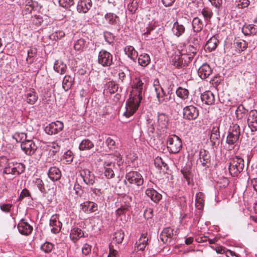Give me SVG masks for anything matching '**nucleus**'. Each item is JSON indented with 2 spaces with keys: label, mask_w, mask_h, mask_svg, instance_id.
<instances>
[{
  "label": "nucleus",
  "mask_w": 257,
  "mask_h": 257,
  "mask_svg": "<svg viewBox=\"0 0 257 257\" xmlns=\"http://www.w3.org/2000/svg\"><path fill=\"white\" fill-rule=\"evenodd\" d=\"M145 79L142 77L136 78L133 82L132 90L130 98L126 104V110L124 115L128 117L132 116L138 109L147 89Z\"/></svg>",
  "instance_id": "f257e3e1"
},
{
  "label": "nucleus",
  "mask_w": 257,
  "mask_h": 257,
  "mask_svg": "<svg viewBox=\"0 0 257 257\" xmlns=\"http://www.w3.org/2000/svg\"><path fill=\"white\" fill-rule=\"evenodd\" d=\"M178 51L180 55L174 58V65L178 67L190 62L197 53L196 48L190 45L180 46Z\"/></svg>",
  "instance_id": "f03ea898"
},
{
  "label": "nucleus",
  "mask_w": 257,
  "mask_h": 257,
  "mask_svg": "<svg viewBox=\"0 0 257 257\" xmlns=\"http://www.w3.org/2000/svg\"><path fill=\"white\" fill-rule=\"evenodd\" d=\"M229 164V171L230 174L233 177H236L243 170L244 162L241 157L235 156L231 159Z\"/></svg>",
  "instance_id": "7ed1b4c3"
},
{
  "label": "nucleus",
  "mask_w": 257,
  "mask_h": 257,
  "mask_svg": "<svg viewBox=\"0 0 257 257\" xmlns=\"http://www.w3.org/2000/svg\"><path fill=\"white\" fill-rule=\"evenodd\" d=\"M182 147L181 139L175 135L168 136L167 140V148L170 153L176 154L179 153Z\"/></svg>",
  "instance_id": "20e7f679"
},
{
  "label": "nucleus",
  "mask_w": 257,
  "mask_h": 257,
  "mask_svg": "<svg viewBox=\"0 0 257 257\" xmlns=\"http://www.w3.org/2000/svg\"><path fill=\"white\" fill-rule=\"evenodd\" d=\"M121 163H122L121 158H119L116 164L112 161H105L103 163L104 176L108 179L114 178L115 172L118 170Z\"/></svg>",
  "instance_id": "39448f33"
},
{
  "label": "nucleus",
  "mask_w": 257,
  "mask_h": 257,
  "mask_svg": "<svg viewBox=\"0 0 257 257\" xmlns=\"http://www.w3.org/2000/svg\"><path fill=\"white\" fill-rule=\"evenodd\" d=\"M144 183L142 175L137 171H130L125 175L124 184L129 186V184H135L138 186L142 185Z\"/></svg>",
  "instance_id": "423d86ee"
},
{
  "label": "nucleus",
  "mask_w": 257,
  "mask_h": 257,
  "mask_svg": "<svg viewBox=\"0 0 257 257\" xmlns=\"http://www.w3.org/2000/svg\"><path fill=\"white\" fill-rule=\"evenodd\" d=\"M153 87L159 102L166 104L170 100V96H168L166 94L158 79L154 80L153 82Z\"/></svg>",
  "instance_id": "0eeeda50"
},
{
  "label": "nucleus",
  "mask_w": 257,
  "mask_h": 257,
  "mask_svg": "<svg viewBox=\"0 0 257 257\" xmlns=\"http://www.w3.org/2000/svg\"><path fill=\"white\" fill-rule=\"evenodd\" d=\"M98 62L104 67L111 66L113 63L112 55L105 50H101L98 54Z\"/></svg>",
  "instance_id": "6e6552de"
},
{
  "label": "nucleus",
  "mask_w": 257,
  "mask_h": 257,
  "mask_svg": "<svg viewBox=\"0 0 257 257\" xmlns=\"http://www.w3.org/2000/svg\"><path fill=\"white\" fill-rule=\"evenodd\" d=\"M132 197L125 195L122 198V204L115 211L116 215L117 217L121 215H125L126 212L130 210L131 208V202Z\"/></svg>",
  "instance_id": "1a4fd4ad"
},
{
  "label": "nucleus",
  "mask_w": 257,
  "mask_h": 257,
  "mask_svg": "<svg viewBox=\"0 0 257 257\" xmlns=\"http://www.w3.org/2000/svg\"><path fill=\"white\" fill-rule=\"evenodd\" d=\"M21 149L25 153L29 156H32L38 149V146L32 140H26L21 143Z\"/></svg>",
  "instance_id": "9d476101"
},
{
  "label": "nucleus",
  "mask_w": 257,
  "mask_h": 257,
  "mask_svg": "<svg viewBox=\"0 0 257 257\" xmlns=\"http://www.w3.org/2000/svg\"><path fill=\"white\" fill-rule=\"evenodd\" d=\"M183 117L188 120H195L199 115V110L195 106L190 105L183 108Z\"/></svg>",
  "instance_id": "9b49d317"
},
{
  "label": "nucleus",
  "mask_w": 257,
  "mask_h": 257,
  "mask_svg": "<svg viewBox=\"0 0 257 257\" xmlns=\"http://www.w3.org/2000/svg\"><path fill=\"white\" fill-rule=\"evenodd\" d=\"M64 128V124L62 121H56L53 122L47 125L45 131L49 135H55L62 131Z\"/></svg>",
  "instance_id": "f8f14e48"
},
{
  "label": "nucleus",
  "mask_w": 257,
  "mask_h": 257,
  "mask_svg": "<svg viewBox=\"0 0 257 257\" xmlns=\"http://www.w3.org/2000/svg\"><path fill=\"white\" fill-rule=\"evenodd\" d=\"M10 168L5 171L6 174L20 175L25 170V165L21 163L11 162Z\"/></svg>",
  "instance_id": "ddd939ff"
},
{
  "label": "nucleus",
  "mask_w": 257,
  "mask_h": 257,
  "mask_svg": "<svg viewBox=\"0 0 257 257\" xmlns=\"http://www.w3.org/2000/svg\"><path fill=\"white\" fill-rule=\"evenodd\" d=\"M174 236L173 229L170 227H167L162 231L160 238L164 243L171 244Z\"/></svg>",
  "instance_id": "4468645a"
},
{
  "label": "nucleus",
  "mask_w": 257,
  "mask_h": 257,
  "mask_svg": "<svg viewBox=\"0 0 257 257\" xmlns=\"http://www.w3.org/2000/svg\"><path fill=\"white\" fill-rule=\"evenodd\" d=\"M247 124L252 132L257 131V110H251L248 116Z\"/></svg>",
  "instance_id": "2eb2a0df"
},
{
  "label": "nucleus",
  "mask_w": 257,
  "mask_h": 257,
  "mask_svg": "<svg viewBox=\"0 0 257 257\" xmlns=\"http://www.w3.org/2000/svg\"><path fill=\"white\" fill-rule=\"evenodd\" d=\"M80 176L83 178V180L85 184L89 185H92L95 183V177L94 175L88 169H84L80 172Z\"/></svg>",
  "instance_id": "dca6fc26"
},
{
  "label": "nucleus",
  "mask_w": 257,
  "mask_h": 257,
  "mask_svg": "<svg viewBox=\"0 0 257 257\" xmlns=\"http://www.w3.org/2000/svg\"><path fill=\"white\" fill-rule=\"evenodd\" d=\"M152 184V183L151 182L150 184H148V186L149 187L146 189L145 193L153 201L157 203L160 201L162 196L161 194L156 191L154 189L151 188Z\"/></svg>",
  "instance_id": "f3484780"
},
{
  "label": "nucleus",
  "mask_w": 257,
  "mask_h": 257,
  "mask_svg": "<svg viewBox=\"0 0 257 257\" xmlns=\"http://www.w3.org/2000/svg\"><path fill=\"white\" fill-rule=\"evenodd\" d=\"M18 229L21 234L28 235L31 233L33 230V227L28 222L22 219L18 224Z\"/></svg>",
  "instance_id": "a211bd4d"
},
{
  "label": "nucleus",
  "mask_w": 257,
  "mask_h": 257,
  "mask_svg": "<svg viewBox=\"0 0 257 257\" xmlns=\"http://www.w3.org/2000/svg\"><path fill=\"white\" fill-rule=\"evenodd\" d=\"M58 219L57 216L55 215L52 216L50 220V225L52 226L51 232L55 234L60 231L62 225V223L58 220Z\"/></svg>",
  "instance_id": "6ab92c4d"
},
{
  "label": "nucleus",
  "mask_w": 257,
  "mask_h": 257,
  "mask_svg": "<svg viewBox=\"0 0 257 257\" xmlns=\"http://www.w3.org/2000/svg\"><path fill=\"white\" fill-rule=\"evenodd\" d=\"M212 69L210 66L207 64L202 65L198 69V73L202 79L207 78L211 73Z\"/></svg>",
  "instance_id": "aec40b11"
},
{
  "label": "nucleus",
  "mask_w": 257,
  "mask_h": 257,
  "mask_svg": "<svg viewBox=\"0 0 257 257\" xmlns=\"http://www.w3.org/2000/svg\"><path fill=\"white\" fill-rule=\"evenodd\" d=\"M201 99L202 102L206 104L212 105L215 102V96L210 91H206L201 95Z\"/></svg>",
  "instance_id": "412c9836"
},
{
  "label": "nucleus",
  "mask_w": 257,
  "mask_h": 257,
  "mask_svg": "<svg viewBox=\"0 0 257 257\" xmlns=\"http://www.w3.org/2000/svg\"><path fill=\"white\" fill-rule=\"evenodd\" d=\"M92 3L91 0H81L77 6V10L83 13H87L91 8Z\"/></svg>",
  "instance_id": "4be33fe9"
},
{
  "label": "nucleus",
  "mask_w": 257,
  "mask_h": 257,
  "mask_svg": "<svg viewBox=\"0 0 257 257\" xmlns=\"http://www.w3.org/2000/svg\"><path fill=\"white\" fill-rule=\"evenodd\" d=\"M48 175L52 181H58L61 177V172L58 168L56 167H51L49 169Z\"/></svg>",
  "instance_id": "5701e85b"
},
{
  "label": "nucleus",
  "mask_w": 257,
  "mask_h": 257,
  "mask_svg": "<svg viewBox=\"0 0 257 257\" xmlns=\"http://www.w3.org/2000/svg\"><path fill=\"white\" fill-rule=\"evenodd\" d=\"M82 210L87 213L95 211L97 210V205L91 201H86L81 204Z\"/></svg>",
  "instance_id": "b1692460"
},
{
  "label": "nucleus",
  "mask_w": 257,
  "mask_h": 257,
  "mask_svg": "<svg viewBox=\"0 0 257 257\" xmlns=\"http://www.w3.org/2000/svg\"><path fill=\"white\" fill-rule=\"evenodd\" d=\"M82 237H84V233L80 228L74 227L71 230L70 237L73 242H76Z\"/></svg>",
  "instance_id": "393cba45"
},
{
  "label": "nucleus",
  "mask_w": 257,
  "mask_h": 257,
  "mask_svg": "<svg viewBox=\"0 0 257 257\" xmlns=\"http://www.w3.org/2000/svg\"><path fill=\"white\" fill-rule=\"evenodd\" d=\"M172 33L177 37H180L185 33V28L184 25L176 21L172 27Z\"/></svg>",
  "instance_id": "a878e982"
},
{
  "label": "nucleus",
  "mask_w": 257,
  "mask_h": 257,
  "mask_svg": "<svg viewBox=\"0 0 257 257\" xmlns=\"http://www.w3.org/2000/svg\"><path fill=\"white\" fill-rule=\"evenodd\" d=\"M35 9V2L33 0H26L23 9V15H27L32 13Z\"/></svg>",
  "instance_id": "bb28decb"
},
{
  "label": "nucleus",
  "mask_w": 257,
  "mask_h": 257,
  "mask_svg": "<svg viewBox=\"0 0 257 257\" xmlns=\"http://www.w3.org/2000/svg\"><path fill=\"white\" fill-rule=\"evenodd\" d=\"M219 41L215 36H212L210 38L206 44V48L209 51L211 52L214 51L217 48Z\"/></svg>",
  "instance_id": "cd10ccee"
},
{
  "label": "nucleus",
  "mask_w": 257,
  "mask_h": 257,
  "mask_svg": "<svg viewBox=\"0 0 257 257\" xmlns=\"http://www.w3.org/2000/svg\"><path fill=\"white\" fill-rule=\"evenodd\" d=\"M247 113V110L244 108L243 105H239L235 110L236 117L238 120L240 121H243V119L245 118V117Z\"/></svg>",
  "instance_id": "c85d7f7f"
},
{
  "label": "nucleus",
  "mask_w": 257,
  "mask_h": 257,
  "mask_svg": "<svg viewBox=\"0 0 257 257\" xmlns=\"http://www.w3.org/2000/svg\"><path fill=\"white\" fill-rule=\"evenodd\" d=\"M168 122V117L164 113H159L158 115V130H162L166 127Z\"/></svg>",
  "instance_id": "c756f323"
},
{
  "label": "nucleus",
  "mask_w": 257,
  "mask_h": 257,
  "mask_svg": "<svg viewBox=\"0 0 257 257\" xmlns=\"http://www.w3.org/2000/svg\"><path fill=\"white\" fill-rule=\"evenodd\" d=\"M205 195L202 192H198L196 194L195 205L198 209H203L204 205Z\"/></svg>",
  "instance_id": "7c9ffc66"
},
{
  "label": "nucleus",
  "mask_w": 257,
  "mask_h": 257,
  "mask_svg": "<svg viewBox=\"0 0 257 257\" xmlns=\"http://www.w3.org/2000/svg\"><path fill=\"white\" fill-rule=\"evenodd\" d=\"M74 79V78L71 75H65L62 82V87L65 91H68L71 88L73 85Z\"/></svg>",
  "instance_id": "2f4dec72"
},
{
  "label": "nucleus",
  "mask_w": 257,
  "mask_h": 257,
  "mask_svg": "<svg viewBox=\"0 0 257 257\" xmlns=\"http://www.w3.org/2000/svg\"><path fill=\"white\" fill-rule=\"evenodd\" d=\"M105 20L111 25H117L119 24V19L113 13H107L105 16Z\"/></svg>",
  "instance_id": "473e14b6"
},
{
  "label": "nucleus",
  "mask_w": 257,
  "mask_h": 257,
  "mask_svg": "<svg viewBox=\"0 0 257 257\" xmlns=\"http://www.w3.org/2000/svg\"><path fill=\"white\" fill-rule=\"evenodd\" d=\"M54 70L60 74H64L67 70V66L62 61L57 60L54 65Z\"/></svg>",
  "instance_id": "72a5a7b5"
},
{
  "label": "nucleus",
  "mask_w": 257,
  "mask_h": 257,
  "mask_svg": "<svg viewBox=\"0 0 257 257\" xmlns=\"http://www.w3.org/2000/svg\"><path fill=\"white\" fill-rule=\"evenodd\" d=\"M210 156L208 152L203 150L199 153V161L203 166H205L210 162Z\"/></svg>",
  "instance_id": "f704fd0d"
},
{
  "label": "nucleus",
  "mask_w": 257,
  "mask_h": 257,
  "mask_svg": "<svg viewBox=\"0 0 257 257\" xmlns=\"http://www.w3.org/2000/svg\"><path fill=\"white\" fill-rule=\"evenodd\" d=\"M181 172L183 175L184 177L186 179L189 185L193 183V175L189 167L183 168L181 169Z\"/></svg>",
  "instance_id": "c9c22d12"
},
{
  "label": "nucleus",
  "mask_w": 257,
  "mask_h": 257,
  "mask_svg": "<svg viewBox=\"0 0 257 257\" xmlns=\"http://www.w3.org/2000/svg\"><path fill=\"white\" fill-rule=\"evenodd\" d=\"M93 147L94 144L88 139L82 140L79 146V148L81 151L89 150Z\"/></svg>",
  "instance_id": "e433bc0d"
},
{
  "label": "nucleus",
  "mask_w": 257,
  "mask_h": 257,
  "mask_svg": "<svg viewBox=\"0 0 257 257\" xmlns=\"http://www.w3.org/2000/svg\"><path fill=\"white\" fill-rule=\"evenodd\" d=\"M150 61L151 59L149 55L146 53L141 54L138 58V63L143 67H146L150 63Z\"/></svg>",
  "instance_id": "4c0bfd02"
},
{
  "label": "nucleus",
  "mask_w": 257,
  "mask_h": 257,
  "mask_svg": "<svg viewBox=\"0 0 257 257\" xmlns=\"http://www.w3.org/2000/svg\"><path fill=\"white\" fill-rule=\"evenodd\" d=\"M192 27L195 32H199L202 30L203 24L202 21L198 17H196L193 20Z\"/></svg>",
  "instance_id": "58836bf2"
},
{
  "label": "nucleus",
  "mask_w": 257,
  "mask_h": 257,
  "mask_svg": "<svg viewBox=\"0 0 257 257\" xmlns=\"http://www.w3.org/2000/svg\"><path fill=\"white\" fill-rule=\"evenodd\" d=\"M125 54L131 59L135 60L138 57V52L133 46H126L124 49Z\"/></svg>",
  "instance_id": "ea45409f"
},
{
  "label": "nucleus",
  "mask_w": 257,
  "mask_h": 257,
  "mask_svg": "<svg viewBox=\"0 0 257 257\" xmlns=\"http://www.w3.org/2000/svg\"><path fill=\"white\" fill-rule=\"evenodd\" d=\"M220 138L219 129L217 126H213L210 136V140L213 144H215Z\"/></svg>",
  "instance_id": "a19ab883"
},
{
  "label": "nucleus",
  "mask_w": 257,
  "mask_h": 257,
  "mask_svg": "<svg viewBox=\"0 0 257 257\" xmlns=\"http://www.w3.org/2000/svg\"><path fill=\"white\" fill-rule=\"evenodd\" d=\"M86 45V41L83 38H80L74 44V48L76 51L82 52L84 51Z\"/></svg>",
  "instance_id": "79ce46f5"
},
{
  "label": "nucleus",
  "mask_w": 257,
  "mask_h": 257,
  "mask_svg": "<svg viewBox=\"0 0 257 257\" xmlns=\"http://www.w3.org/2000/svg\"><path fill=\"white\" fill-rule=\"evenodd\" d=\"M124 238V232L121 230L116 231L113 234L112 242L120 244L122 242Z\"/></svg>",
  "instance_id": "37998d69"
},
{
  "label": "nucleus",
  "mask_w": 257,
  "mask_h": 257,
  "mask_svg": "<svg viewBox=\"0 0 257 257\" xmlns=\"http://www.w3.org/2000/svg\"><path fill=\"white\" fill-rule=\"evenodd\" d=\"M107 87L110 93L121 91V88L119 87L118 85L113 81H110L107 84Z\"/></svg>",
  "instance_id": "c03bdc74"
},
{
  "label": "nucleus",
  "mask_w": 257,
  "mask_h": 257,
  "mask_svg": "<svg viewBox=\"0 0 257 257\" xmlns=\"http://www.w3.org/2000/svg\"><path fill=\"white\" fill-rule=\"evenodd\" d=\"M189 91L186 88L179 87L176 90V94L180 98L185 99L189 96Z\"/></svg>",
  "instance_id": "a18cd8bd"
},
{
  "label": "nucleus",
  "mask_w": 257,
  "mask_h": 257,
  "mask_svg": "<svg viewBox=\"0 0 257 257\" xmlns=\"http://www.w3.org/2000/svg\"><path fill=\"white\" fill-rule=\"evenodd\" d=\"M38 99V96L36 93L34 91H30L27 94V102L31 104H34Z\"/></svg>",
  "instance_id": "49530a36"
},
{
  "label": "nucleus",
  "mask_w": 257,
  "mask_h": 257,
  "mask_svg": "<svg viewBox=\"0 0 257 257\" xmlns=\"http://www.w3.org/2000/svg\"><path fill=\"white\" fill-rule=\"evenodd\" d=\"M10 165L11 162H9V159L6 157H0V167L4 168V173L5 174V171L10 168Z\"/></svg>",
  "instance_id": "de8ad7c7"
},
{
  "label": "nucleus",
  "mask_w": 257,
  "mask_h": 257,
  "mask_svg": "<svg viewBox=\"0 0 257 257\" xmlns=\"http://www.w3.org/2000/svg\"><path fill=\"white\" fill-rule=\"evenodd\" d=\"M28 56L26 61L28 64H32L34 62V58L37 55L36 49H30L27 52Z\"/></svg>",
  "instance_id": "09e8293b"
},
{
  "label": "nucleus",
  "mask_w": 257,
  "mask_h": 257,
  "mask_svg": "<svg viewBox=\"0 0 257 257\" xmlns=\"http://www.w3.org/2000/svg\"><path fill=\"white\" fill-rule=\"evenodd\" d=\"M73 153L70 150L66 152L63 155V160L65 161L64 163L66 164H71L73 161Z\"/></svg>",
  "instance_id": "8fccbe9b"
},
{
  "label": "nucleus",
  "mask_w": 257,
  "mask_h": 257,
  "mask_svg": "<svg viewBox=\"0 0 257 257\" xmlns=\"http://www.w3.org/2000/svg\"><path fill=\"white\" fill-rule=\"evenodd\" d=\"M65 36V32L62 30H59L53 33L50 36L51 39L53 40H60Z\"/></svg>",
  "instance_id": "3c124183"
},
{
  "label": "nucleus",
  "mask_w": 257,
  "mask_h": 257,
  "mask_svg": "<svg viewBox=\"0 0 257 257\" xmlns=\"http://www.w3.org/2000/svg\"><path fill=\"white\" fill-rule=\"evenodd\" d=\"M242 32L245 35H249L255 33V28L254 26L248 25L244 26L242 29Z\"/></svg>",
  "instance_id": "603ef678"
},
{
  "label": "nucleus",
  "mask_w": 257,
  "mask_h": 257,
  "mask_svg": "<svg viewBox=\"0 0 257 257\" xmlns=\"http://www.w3.org/2000/svg\"><path fill=\"white\" fill-rule=\"evenodd\" d=\"M229 133L239 137L240 129L239 125L237 124H232V125L230 126L229 129Z\"/></svg>",
  "instance_id": "864d4df0"
},
{
  "label": "nucleus",
  "mask_w": 257,
  "mask_h": 257,
  "mask_svg": "<svg viewBox=\"0 0 257 257\" xmlns=\"http://www.w3.org/2000/svg\"><path fill=\"white\" fill-rule=\"evenodd\" d=\"M14 138L16 139L17 142H21L28 140L27 134L24 133H16L14 136Z\"/></svg>",
  "instance_id": "5fc2aeb1"
},
{
  "label": "nucleus",
  "mask_w": 257,
  "mask_h": 257,
  "mask_svg": "<svg viewBox=\"0 0 257 257\" xmlns=\"http://www.w3.org/2000/svg\"><path fill=\"white\" fill-rule=\"evenodd\" d=\"M54 248V244L49 242H46L41 245V248L45 253L50 252Z\"/></svg>",
  "instance_id": "6e6d98bb"
},
{
  "label": "nucleus",
  "mask_w": 257,
  "mask_h": 257,
  "mask_svg": "<svg viewBox=\"0 0 257 257\" xmlns=\"http://www.w3.org/2000/svg\"><path fill=\"white\" fill-rule=\"evenodd\" d=\"M239 138V137H238L234 135H231L228 133L226 142L229 145H233L237 142Z\"/></svg>",
  "instance_id": "4d7b16f0"
},
{
  "label": "nucleus",
  "mask_w": 257,
  "mask_h": 257,
  "mask_svg": "<svg viewBox=\"0 0 257 257\" xmlns=\"http://www.w3.org/2000/svg\"><path fill=\"white\" fill-rule=\"evenodd\" d=\"M138 0H133L128 5V10L132 13H134L138 8Z\"/></svg>",
  "instance_id": "13d9d810"
},
{
  "label": "nucleus",
  "mask_w": 257,
  "mask_h": 257,
  "mask_svg": "<svg viewBox=\"0 0 257 257\" xmlns=\"http://www.w3.org/2000/svg\"><path fill=\"white\" fill-rule=\"evenodd\" d=\"M250 4L249 0H238L236 2L235 8L238 9H244L247 8Z\"/></svg>",
  "instance_id": "bf43d9fd"
},
{
  "label": "nucleus",
  "mask_w": 257,
  "mask_h": 257,
  "mask_svg": "<svg viewBox=\"0 0 257 257\" xmlns=\"http://www.w3.org/2000/svg\"><path fill=\"white\" fill-rule=\"evenodd\" d=\"M154 163L156 166L162 169L163 167L167 166L166 163L163 160L162 158L160 157H157L154 160Z\"/></svg>",
  "instance_id": "052dcab7"
},
{
  "label": "nucleus",
  "mask_w": 257,
  "mask_h": 257,
  "mask_svg": "<svg viewBox=\"0 0 257 257\" xmlns=\"http://www.w3.org/2000/svg\"><path fill=\"white\" fill-rule=\"evenodd\" d=\"M59 5L63 8H67L74 4L73 0H59Z\"/></svg>",
  "instance_id": "680f3d73"
},
{
  "label": "nucleus",
  "mask_w": 257,
  "mask_h": 257,
  "mask_svg": "<svg viewBox=\"0 0 257 257\" xmlns=\"http://www.w3.org/2000/svg\"><path fill=\"white\" fill-rule=\"evenodd\" d=\"M202 14L206 19H210L213 16L212 11L207 8H204L202 10Z\"/></svg>",
  "instance_id": "e2e57ef3"
},
{
  "label": "nucleus",
  "mask_w": 257,
  "mask_h": 257,
  "mask_svg": "<svg viewBox=\"0 0 257 257\" xmlns=\"http://www.w3.org/2000/svg\"><path fill=\"white\" fill-rule=\"evenodd\" d=\"M236 47L239 51H243L247 47V43L244 40L236 42Z\"/></svg>",
  "instance_id": "0e129e2a"
},
{
  "label": "nucleus",
  "mask_w": 257,
  "mask_h": 257,
  "mask_svg": "<svg viewBox=\"0 0 257 257\" xmlns=\"http://www.w3.org/2000/svg\"><path fill=\"white\" fill-rule=\"evenodd\" d=\"M35 184L41 192H44L45 191L44 184L41 179L37 178L35 180Z\"/></svg>",
  "instance_id": "69168bd1"
},
{
  "label": "nucleus",
  "mask_w": 257,
  "mask_h": 257,
  "mask_svg": "<svg viewBox=\"0 0 257 257\" xmlns=\"http://www.w3.org/2000/svg\"><path fill=\"white\" fill-rule=\"evenodd\" d=\"M144 217L149 219L152 218L153 216V210L151 208H147L144 211Z\"/></svg>",
  "instance_id": "338daca9"
},
{
  "label": "nucleus",
  "mask_w": 257,
  "mask_h": 257,
  "mask_svg": "<svg viewBox=\"0 0 257 257\" xmlns=\"http://www.w3.org/2000/svg\"><path fill=\"white\" fill-rule=\"evenodd\" d=\"M106 143L110 149H114L115 148V142L111 138H108L106 141Z\"/></svg>",
  "instance_id": "774afa93"
}]
</instances>
